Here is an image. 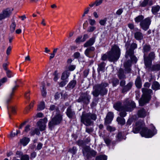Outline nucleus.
I'll list each match as a JSON object with an SVG mask.
<instances>
[{
    "instance_id": "a211bd4d",
    "label": "nucleus",
    "mask_w": 160,
    "mask_h": 160,
    "mask_svg": "<svg viewBox=\"0 0 160 160\" xmlns=\"http://www.w3.org/2000/svg\"><path fill=\"white\" fill-rule=\"evenodd\" d=\"M113 117V113L111 112H108L105 118V124H108L110 123L112 120Z\"/></svg>"
},
{
    "instance_id": "1a4fd4ad",
    "label": "nucleus",
    "mask_w": 160,
    "mask_h": 160,
    "mask_svg": "<svg viewBox=\"0 0 160 160\" xmlns=\"http://www.w3.org/2000/svg\"><path fill=\"white\" fill-rule=\"evenodd\" d=\"M48 122V119L46 118L43 119H40L37 122V125L39 128L40 131H42L44 130L46 128V123Z\"/></svg>"
},
{
    "instance_id": "bb28decb",
    "label": "nucleus",
    "mask_w": 160,
    "mask_h": 160,
    "mask_svg": "<svg viewBox=\"0 0 160 160\" xmlns=\"http://www.w3.org/2000/svg\"><path fill=\"white\" fill-rule=\"evenodd\" d=\"M95 50V48L93 47H90L87 48L85 51V54L88 57H89V54L92 51H94Z\"/></svg>"
},
{
    "instance_id": "473e14b6",
    "label": "nucleus",
    "mask_w": 160,
    "mask_h": 160,
    "mask_svg": "<svg viewBox=\"0 0 160 160\" xmlns=\"http://www.w3.org/2000/svg\"><path fill=\"white\" fill-rule=\"evenodd\" d=\"M70 73L68 72H65L62 74L61 79L62 80H66L69 77Z\"/></svg>"
},
{
    "instance_id": "338daca9",
    "label": "nucleus",
    "mask_w": 160,
    "mask_h": 160,
    "mask_svg": "<svg viewBox=\"0 0 160 160\" xmlns=\"http://www.w3.org/2000/svg\"><path fill=\"white\" fill-rule=\"evenodd\" d=\"M82 38V36H79L75 40V42L76 43H79L80 42H82V39H81Z\"/></svg>"
},
{
    "instance_id": "6e6d98bb",
    "label": "nucleus",
    "mask_w": 160,
    "mask_h": 160,
    "mask_svg": "<svg viewBox=\"0 0 160 160\" xmlns=\"http://www.w3.org/2000/svg\"><path fill=\"white\" fill-rule=\"evenodd\" d=\"M54 80L56 81L58 78V73L56 71H55L54 73Z\"/></svg>"
},
{
    "instance_id": "e2e57ef3",
    "label": "nucleus",
    "mask_w": 160,
    "mask_h": 160,
    "mask_svg": "<svg viewBox=\"0 0 160 160\" xmlns=\"http://www.w3.org/2000/svg\"><path fill=\"white\" fill-rule=\"evenodd\" d=\"M43 114L41 112H39L36 115L34 116V118H42L43 116Z\"/></svg>"
},
{
    "instance_id": "0eeeda50",
    "label": "nucleus",
    "mask_w": 160,
    "mask_h": 160,
    "mask_svg": "<svg viewBox=\"0 0 160 160\" xmlns=\"http://www.w3.org/2000/svg\"><path fill=\"white\" fill-rule=\"evenodd\" d=\"M62 119V115L59 113L58 114L49 122L48 124L49 128L51 130H52L55 125L60 123Z\"/></svg>"
},
{
    "instance_id": "8fccbe9b",
    "label": "nucleus",
    "mask_w": 160,
    "mask_h": 160,
    "mask_svg": "<svg viewBox=\"0 0 160 160\" xmlns=\"http://www.w3.org/2000/svg\"><path fill=\"white\" fill-rule=\"evenodd\" d=\"M107 130L110 132H112L115 130V128L114 127H112L110 126H108L107 128Z\"/></svg>"
},
{
    "instance_id": "de8ad7c7",
    "label": "nucleus",
    "mask_w": 160,
    "mask_h": 160,
    "mask_svg": "<svg viewBox=\"0 0 160 160\" xmlns=\"http://www.w3.org/2000/svg\"><path fill=\"white\" fill-rule=\"evenodd\" d=\"M6 73L7 77L9 78H10L13 76L12 72L9 70H7Z\"/></svg>"
},
{
    "instance_id": "423d86ee",
    "label": "nucleus",
    "mask_w": 160,
    "mask_h": 160,
    "mask_svg": "<svg viewBox=\"0 0 160 160\" xmlns=\"http://www.w3.org/2000/svg\"><path fill=\"white\" fill-rule=\"evenodd\" d=\"M156 133L157 130L155 128H154L152 132L146 127H143L140 132L141 136L146 138H151Z\"/></svg>"
},
{
    "instance_id": "2eb2a0df",
    "label": "nucleus",
    "mask_w": 160,
    "mask_h": 160,
    "mask_svg": "<svg viewBox=\"0 0 160 160\" xmlns=\"http://www.w3.org/2000/svg\"><path fill=\"white\" fill-rule=\"evenodd\" d=\"M22 153L19 151H18L16 152V155L18 157H20L21 156L20 160L17 159L16 157L13 158V160H29V157L27 155H22Z\"/></svg>"
},
{
    "instance_id": "603ef678",
    "label": "nucleus",
    "mask_w": 160,
    "mask_h": 160,
    "mask_svg": "<svg viewBox=\"0 0 160 160\" xmlns=\"http://www.w3.org/2000/svg\"><path fill=\"white\" fill-rule=\"evenodd\" d=\"M103 0H96L95 1L96 6L100 5L102 2Z\"/></svg>"
},
{
    "instance_id": "a19ab883",
    "label": "nucleus",
    "mask_w": 160,
    "mask_h": 160,
    "mask_svg": "<svg viewBox=\"0 0 160 160\" xmlns=\"http://www.w3.org/2000/svg\"><path fill=\"white\" fill-rule=\"evenodd\" d=\"M107 159V157L105 155H100L96 158V160H106Z\"/></svg>"
},
{
    "instance_id": "393cba45",
    "label": "nucleus",
    "mask_w": 160,
    "mask_h": 160,
    "mask_svg": "<svg viewBox=\"0 0 160 160\" xmlns=\"http://www.w3.org/2000/svg\"><path fill=\"white\" fill-rule=\"evenodd\" d=\"M134 37L137 40H141L143 38V35L141 32H137L134 33Z\"/></svg>"
},
{
    "instance_id": "7c9ffc66",
    "label": "nucleus",
    "mask_w": 160,
    "mask_h": 160,
    "mask_svg": "<svg viewBox=\"0 0 160 160\" xmlns=\"http://www.w3.org/2000/svg\"><path fill=\"white\" fill-rule=\"evenodd\" d=\"M45 108V103L44 102H40L38 105L37 110L41 111L43 110Z\"/></svg>"
},
{
    "instance_id": "4c0bfd02",
    "label": "nucleus",
    "mask_w": 160,
    "mask_h": 160,
    "mask_svg": "<svg viewBox=\"0 0 160 160\" xmlns=\"http://www.w3.org/2000/svg\"><path fill=\"white\" fill-rule=\"evenodd\" d=\"M150 47L149 45H145L143 47V52L147 53L150 50Z\"/></svg>"
},
{
    "instance_id": "f3484780",
    "label": "nucleus",
    "mask_w": 160,
    "mask_h": 160,
    "mask_svg": "<svg viewBox=\"0 0 160 160\" xmlns=\"http://www.w3.org/2000/svg\"><path fill=\"white\" fill-rule=\"evenodd\" d=\"M66 113L67 116L70 118H73L75 117V112L71 109V106L67 109Z\"/></svg>"
},
{
    "instance_id": "6ab92c4d",
    "label": "nucleus",
    "mask_w": 160,
    "mask_h": 160,
    "mask_svg": "<svg viewBox=\"0 0 160 160\" xmlns=\"http://www.w3.org/2000/svg\"><path fill=\"white\" fill-rule=\"evenodd\" d=\"M137 114L139 117L143 118L147 115L148 112L144 108H141L138 111Z\"/></svg>"
},
{
    "instance_id": "5fc2aeb1",
    "label": "nucleus",
    "mask_w": 160,
    "mask_h": 160,
    "mask_svg": "<svg viewBox=\"0 0 160 160\" xmlns=\"http://www.w3.org/2000/svg\"><path fill=\"white\" fill-rule=\"evenodd\" d=\"M68 82V81L67 80L62 81L59 83V86L61 87L64 86Z\"/></svg>"
},
{
    "instance_id": "39448f33",
    "label": "nucleus",
    "mask_w": 160,
    "mask_h": 160,
    "mask_svg": "<svg viewBox=\"0 0 160 160\" xmlns=\"http://www.w3.org/2000/svg\"><path fill=\"white\" fill-rule=\"evenodd\" d=\"M142 91L143 95L142 97L139 101V105L143 106L146 103H147L151 98V94L152 92L151 89H148L147 88H142Z\"/></svg>"
},
{
    "instance_id": "052dcab7",
    "label": "nucleus",
    "mask_w": 160,
    "mask_h": 160,
    "mask_svg": "<svg viewBox=\"0 0 160 160\" xmlns=\"http://www.w3.org/2000/svg\"><path fill=\"white\" fill-rule=\"evenodd\" d=\"M16 135V132H12L9 136V138L11 139H12L15 137Z\"/></svg>"
},
{
    "instance_id": "bf43d9fd",
    "label": "nucleus",
    "mask_w": 160,
    "mask_h": 160,
    "mask_svg": "<svg viewBox=\"0 0 160 160\" xmlns=\"http://www.w3.org/2000/svg\"><path fill=\"white\" fill-rule=\"evenodd\" d=\"M76 68V66L75 65H71L68 67V69L70 71H73Z\"/></svg>"
},
{
    "instance_id": "c756f323",
    "label": "nucleus",
    "mask_w": 160,
    "mask_h": 160,
    "mask_svg": "<svg viewBox=\"0 0 160 160\" xmlns=\"http://www.w3.org/2000/svg\"><path fill=\"white\" fill-rule=\"evenodd\" d=\"M135 84L136 87L139 88H141L142 86V83L140 78L138 77L136 80Z\"/></svg>"
},
{
    "instance_id": "37998d69",
    "label": "nucleus",
    "mask_w": 160,
    "mask_h": 160,
    "mask_svg": "<svg viewBox=\"0 0 160 160\" xmlns=\"http://www.w3.org/2000/svg\"><path fill=\"white\" fill-rule=\"evenodd\" d=\"M137 47V45L135 43H132L131 45V47L130 49H127V51H129L130 50H132L133 52V50L135 48H136Z\"/></svg>"
},
{
    "instance_id": "f8f14e48",
    "label": "nucleus",
    "mask_w": 160,
    "mask_h": 160,
    "mask_svg": "<svg viewBox=\"0 0 160 160\" xmlns=\"http://www.w3.org/2000/svg\"><path fill=\"white\" fill-rule=\"evenodd\" d=\"M12 13L10 9L7 8L2 11L0 13V21L9 17Z\"/></svg>"
},
{
    "instance_id": "4be33fe9",
    "label": "nucleus",
    "mask_w": 160,
    "mask_h": 160,
    "mask_svg": "<svg viewBox=\"0 0 160 160\" xmlns=\"http://www.w3.org/2000/svg\"><path fill=\"white\" fill-rule=\"evenodd\" d=\"M153 4V2L152 0H144L140 4V6L142 7H145L148 5L151 6Z\"/></svg>"
},
{
    "instance_id": "aec40b11",
    "label": "nucleus",
    "mask_w": 160,
    "mask_h": 160,
    "mask_svg": "<svg viewBox=\"0 0 160 160\" xmlns=\"http://www.w3.org/2000/svg\"><path fill=\"white\" fill-rule=\"evenodd\" d=\"M7 108L9 117L10 118L11 114L15 113L16 112V109L14 107L11 106H7Z\"/></svg>"
},
{
    "instance_id": "a878e982",
    "label": "nucleus",
    "mask_w": 160,
    "mask_h": 160,
    "mask_svg": "<svg viewBox=\"0 0 160 160\" xmlns=\"http://www.w3.org/2000/svg\"><path fill=\"white\" fill-rule=\"evenodd\" d=\"M30 139L28 138L24 137L21 139L20 143L24 146H26L29 142Z\"/></svg>"
},
{
    "instance_id": "20e7f679",
    "label": "nucleus",
    "mask_w": 160,
    "mask_h": 160,
    "mask_svg": "<svg viewBox=\"0 0 160 160\" xmlns=\"http://www.w3.org/2000/svg\"><path fill=\"white\" fill-rule=\"evenodd\" d=\"M108 86V84L107 83H102L97 85L93 88V90L92 92V94L94 96L97 97L99 94L103 95L106 94L108 90L105 88Z\"/></svg>"
},
{
    "instance_id": "5701e85b",
    "label": "nucleus",
    "mask_w": 160,
    "mask_h": 160,
    "mask_svg": "<svg viewBox=\"0 0 160 160\" xmlns=\"http://www.w3.org/2000/svg\"><path fill=\"white\" fill-rule=\"evenodd\" d=\"M131 65V62L130 61H128L124 64L125 71L126 73H129L131 71L130 67Z\"/></svg>"
},
{
    "instance_id": "9b49d317",
    "label": "nucleus",
    "mask_w": 160,
    "mask_h": 160,
    "mask_svg": "<svg viewBox=\"0 0 160 160\" xmlns=\"http://www.w3.org/2000/svg\"><path fill=\"white\" fill-rule=\"evenodd\" d=\"M143 126V122H142L138 121L135 122L133 125L132 131L135 133L139 132L140 129H142Z\"/></svg>"
},
{
    "instance_id": "6e6552de",
    "label": "nucleus",
    "mask_w": 160,
    "mask_h": 160,
    "mask_svg": "<svg viewBox=\"0 0 160 160\" xmlns=\"http://www.w3.org/2000/svg\"><path fill=\"white\" fill-rule=\"evenodd\" d=\"M155 57V54L154 52H151L148 57H144V63L147 68H150L151 67L152 60L154 59Z\"/></svg>"
},
{
    "instance_id": "7ed1b4c3",
    "label": "nucleus",
    "mask_w": 160,
    "mask_h": 160,
    "mask_svg": "<svg viewBox=\"0 0 160 160\" xmlns=\"http://www.w3.org/2000/svg\"><path fill=\"white\" fill-rule=\"evenodd\" d=\"M121 54L120 50L116 45L113 46L111 51L108 52V59L111 62L116 61L119 59Z\"/></svg>"
},
{
    "instance_id": "f257e3e1",
    "label": "nucleus",
    "mask_w": 160,
    "mask_h": 160,
    "mask_svg": "<svg viewBox=\"0 0 160 160\" xmlns=\"http://www.w3.org/2000/svg\"><path fill=\"white\" fill-rule=\"evenodd\" d=\"M136 107L135 103L129 98L127 99L123 102V105H121L120 102H117L113 105L114 108L118 111L125 110L132 111Z\"/></svg>"
},
{
    "instance_id": "0e129e2a",
    "label": "nucleus",
    "mask_w": 160,
    "mask_h": 160,
    "mask_svg": "<svg viewBox=\"0 0 160 160\" xmlns=\"http://www.w3.org/2000/svg\"><path fill=\"white\" fill-rule=\"evenodd\" d=\"M12 50V48L11 46H9L7 49L6 51V54L8 55H9Z\"/></svg>"
},
{
    "instance_id": "4468645a",
    "label": "nucleus",
    "mask_w": 160,
    "mask_h": 160,
    "mask_svg": "<svg viewBox=\"0 0 160 160\" xmlns=\"http://www.w3.org/2000/svg\"><path fill=\"white\" fill-rule=\"evenodd\" d=\"M83 152L84 155L88 159L91 158V156L94 157L96 155V152L93 150L84 149Z\"/></svg>"
},
{
    "instance_id": "cd10ccee",
    "label": "nucleus",
    "mask_w": 160,
    "mask_h": 160,
    "mask_svg": "<svg viewBox=\"0 0 160 160\" xmlns=\"http://www.w3.org/2000/svg\"><path fill=\"white\" fill-rule=\"evenodd\" d=\"M118 75L119 78L120 79H123L125 78L124 71L122 68H120L119 70Z\"/></svg>"
},
{
    "instance_id": "09e8293b",
    "label": "nucleus",
    "mask_w": 160,
    "mask_h": 160,
    "mask_svg": "<svg viewBox=\"0 0 160 160\" xmlns=\"http://www.w3.org/2000/svg\"><path fill=\"white\" fill-rule=\"evenodd\" d=\"M88 21L89 24L91 26H93L96 24V22L94 19H90Z\"/></svg>"
},
{
    "instance_id": "864d4df0",
    "label": "nucleus",
    "mask_w": 160,
    "mask_h": 160,
    "mask_svg": "<svg viewBox=\"0 0 160 160\" xmlns=\"http://www.w3.org/2000/svg\"><path fill=\"white\" fill-rule=\"evenodd\" d=\"M7 78L6 77H4L2 79L0 80V86L2 85L4 83V82H7Z\"/></svg>"
},
{
    "instance_id": "49530a36",
    "label": "nucleus",
    "mask_w": 160,
    "mask_h": 160,
    "mask_svg": "<svg viewBox=\"0 0 160 160\" xmlns=\"http://www.w3.org/2000/svg\"><path fill=\"white\" fill-rule=\"evenodd\" d=\"M18 87V85H16L14 86L12 89L11 92L10 94V97L11 98V96L13 95L14 91L17 89V88Z\"/></svg>"
},
{
    "instance_id": "9d476101",
    "label": "nucleus",
    "mask_w": 160,
    "mask_h": 160,
    "mask_svg": "<svg viewBox=\"0 0 160 160\" xmlns=\"http://www.w3.org/2000/svg\"><path fill=\"white\" fill-rule=\"evenodd\" d=\"M151 22L150 19L149 18H147L140 22V26L142 29L146 31L148 29Z\"/></svg>"
},
{
    "instance_id": "dca6fc26",
    "label": "nucleus",
    "mask_w": 160,
    "mask_h": 160,
    "mask_svg": "<svg viewBox=\"0 0 160 160\" xmlns=\"http://www.w3.org/2000/svg\"><path fill=\"white\" fill-rule=\"evenodd\" d=\"M133 54V52L132 50H130L129 51L126 52L125 56L127 58L129 57L132 61L136 62L137 61V58Z\"/></svg>"
},
{
    "instance_id": "412c9836",
    "label": "nucleus",
    "mask_w": 160,
    "mask_h": 160,
    "mask_svg": "<svg viewBox=\"0 0 160 160\" xmlns=\"http://www.w3.org/2000/svg\"><path fill=\"white\" fill-rule=\"evenodd\" d=\"M95 40V38L92 37L90 38L84 44V46L85 47H87L92 46L94 43Z\"/></svg>"
},
{
    "instance_id": "774afa93",
    "label": "nucleus",
    "mask_w": 160,
    "mask_h": 160,
    "mask_svg": "<svg viewBox=\"0 0 160 160\" xmlns=\"http://www.w3.org/2000/svg\"><path fill=\"white\" fill-rule=\"evenodd\" d=\"M42 144L41 143H39L38 144L37 147V149L39 150L41 149V148L42 147Z\"/></svg>"
},
{
    "instance_id": "ddd939ff",
    "label": "nucleus",
    "mask_w": 160,
    "mask_h": 160,
    "mask_svg": "<svg viewBox=\"0 0 160 160\" xmlns=\"http://www.w3.org/2000/svg\"><path fill=\"white\" fill-rule=\"evenodd\" d=\"M90 98V97L89 95L84 94L80 96L77 101L79 102H82L85 104H88L89 102Z\"/></svg>"
},
{
    "instance_id": "13d9d810",
    "label": "nucleus",
    "mask_w": 160,
    "mask_h": 160,
    "mask_svg": "<svg viewBox=\"0 0 160 160\" xmlns=\"http://www.w3.org/2000/svg\"><path fill=\"white\" fill-rule=\"evenodd\" d=\"M119 81L117 79H114L112 81V83L113 86H116L118 84Z\"/></svg>"
},
{
    "instance_id": "ea45409f",
    "label": "nucleus",
    "mask_w": 160,
    "mask_h": 160,
    "mask_svg": "<svg viewBox=\"0 0 160 160\" xmlns=\"http://www.w3.org/2000/svg\"><path fill=\"white\" fill-rule=\"evenodd\" d=\"M96 29V27L93 26H89L87 30V32H92L94 31Z\"/></svg>"
},
{
    "instance_id": "2f4dec72",
    "label": "nucleus",
    "mask_w": 160,
    "mask_h": 160,
    "mask_svg": "<svg viewBox=\"0 0 160 160\" xmlns=\"http://www.w3.org/2000/svg\"><path fill=\"white\" fill-rule=\"evenodd\" d=\"M160 9V7L158 5L152 7V12L153 14H156Z\"/></svg>"
},
{
    "instance_id": "f03ea898",
    "label": "nucleus",
    "mask_w": 160,
    "mask_h": 160,
    "mask_svg": "<svg viewBox=\"0 0 160 160\" xmlns=\"http://www.w3.org/2000/svg\"><path fill=\"white\" fill-rule=\"evenodd\" d=\"M97 119L96 114L91 113L82 112L81 117V122L86 126L91 125L93 123V120Z\"/></svg>"
},
{
    "instance_id": "58836bf2",
    "label": "nucleus",
    "mask_w": 160,
    "mask_h": 160,
    "mask_svg": "<svg viewBox=\"0 0 160 160\" xmlns=\"http://www.w3.org/2000/svg\"><path fill=\"white\" fill-rule=\"evenodd\" d=\"M160 69V65L156 64L153 66L151 69L152 70L158 71Z\"/></svg>"
},
{
    "instance_id": "f704fd0d",
    "label": "nucleus",
    "mask_w": 160,
    "mask_h": 160,
    "mask_svg": "<svg viewBox=\"0 0 160 160\" xmlns=\"http://www.w3.org/2000/svg\"><path fill=\"white\" fill-rule=\"evenodd\" d=\"M117 120L119 124L123 125L125 123V119L123 118L118 117Z\"/></svg>"
},
{
    "instance_id": "a18cd8bd",
    "label": "nucleus",
    "mask_w": 160,
    "mask_h": 160,
    "mask_svg": "<svg viewBox=\"0 0 160 160\" xmlns=\"http://www.w3.org/2000/svg\"><path fill=\"white\" fill-rule=\"evenodd\" d=\"M42 94L43 97H45L46 95L47 92L45 89H44V85H42V89L41 90Z\"/></svg>"
},
{
    "instance_id": "72a5a7b5",
    "label": "nucleus",
    "mask_w": 160,
    "mask_h": 160,
    "mask_svg": "<svg viewBox=\"0 0 160 160\" xmlns=\"http://www.w3.org/2000/svg\"><path fill=\"white\" fill-rule=\"evenodd\" d=\"M152 87V89L156 90L159 88L160 85L157 82H155L153 83Z\"/></svg>"
},
{
    "instance_id": "c03bdc74",
    "label": "nucleus",
    "mask_w": 160,
    "mask_h": 160,
    "mask_svg": "<svg viewBox=\"0 0 160 160\" xmlns=\"http://www.w3.org/2000/svg\"><path fill=\"white\" fill-rule=\"evenodd\" d=\"M107 18H105L103 19L100 20L99 21V23L101 25L104 26L106 23L107 21Z\"/></svg>"
},
{
    "instance_id": "680f3d73",
    "label": "nucleus",
    "mask_w": 160,
    "mask_h": 160,
    "mask_svg": "<svg viewBox=\"0 0 160 160\" xmlns=\"http://www.w3.org/2000/svg\"><path fill=\"white\" fill-rule=\"evenodd\" d=\"M122 111H123L121 112L120 113V115L121 117H122V118L125 116L126 115V111L125 110H122Z\"/></svg>"
},
{
    "instance_id": "69168bd1",
    "label": "nucleus",
    "mask_w": 160,
    "mask_h": 160,
    "mask_svg": "<svg viewBox=\"0 0 160 160\" xmlns=\"http://www.w3.org/2000/svg\"><path fill=\"white\" fill-rule=\"evenodd\" d=\"M108 58V53H107V54H103L102 57V60H106L107 58Z\"/></svg>"
},
{
    "instance_id": "3c124183",
    "label": "nucleus",
    "mask_w": 160,
    "mask_h": 160,
    "mask_svg": "<svg viewBox=\"0 0 160 160\" xmlns=\"http://www.w3.org/2000/svg\"><path fill=\"white\" fill-rule=\"evenodd\" d=\"M69 151L73 154L76 153L77 151V148L76 147H73L72 148L70 149Z\"/></svg>"
},
{
    "instance_id": "e433bc0d",
    "label": "nucleus",
    "mask_w": 160,
    "mask_h": 160,
    "mask_svg": "<svg viewBox=\"0 0 160 160\" xmlns=\"http://www.w3.org/2000/svg\"><path fill=\"white\" fill-rule=\"evenodd\" d=\"M76 84V81L75 80L71 81L68 84V86L70 88H73Z\"/></svg>"
},
{
    "instance_id": "c85d7f7f",
    "label": "nucleus",
    "mask_w": 160,
    "mask_h": 160,
    "mask_svg": "<svg viewBox=\"0 0 160 160\" xmlns=\"http://www.w3.org/2000/svg\"><path fill=\"white\" fill-rule=\"evenodd\" d=\"M105 63L104 62H102L98 65V72L100 71L104 72L105 69Z\"/></svg>"
},
{
    "instance_id": "b1692460",
    "label": "nucleus",
    "mask_w": 160,
    "mask_h": 160,
    "mask_svg": "<svg viewBox=\"0 0 160 160\" xmlns=\"http://www.w3.org/2000/svg\"><path fill=\"white\" fill-rule=\"evenodd\" d=\"M132 82H129L126 86L124 87L123 88L122 92V93H124L129 90L132 87Z\"/></svg>"
},
{
    "instance_id": "c9c22d12",
    "label": "nucleus",
    "mask_w": 160,
    "mask_h": 160,
    "mask_svg": "<svg viewBox=\"0 0 160 160\" xmlns=\"http://www.w3.org/2000/svg\"><path fill=\"white\" fill-rule=\"evenodd\" d=\"M144 18V17L142 15H139L135 18V20L136 22L138 23L141 22Z\"/></svg>"
},
{
    "instance_id": "4d7b16f0",
    "label": "nucleus",
    "mask_w": 160,
    "mask_h": 160,
    "mask_svg": "<svg viewBox=\"0 0 160 160\" xmlns=\"http://www.w3.org/2000/svg\"><path fill=\"white\" fill-rule=\"evenodd\" d=\"M117 140L120 141L122 139V134L121 132H119L117 136Z\"/></svg>"
},
{
    "instance_id": "79ce46f5",
    "label": "nucleus",
    "mask_w": 160,
    "mask_h": 160,
    "mask_svg": "<svg viewBox=\"0 0 160 160\" xmlns=\"http://www.w3.org/2000/svg\"><path fill=\"white\" fill-rule=\"evenodd\" d=\"M16 25L15 22H12L11 24L10 27V31L11 32H13L14 31L16 28Z\"/></svg>"
}]
</instances>
